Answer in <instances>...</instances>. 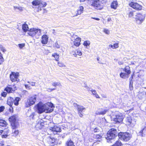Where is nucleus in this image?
I'll return each mask as SVG.
<instances>
[{"label": "nucleus", "instance_id": "cd10ccee", "mask_svg": "<svg viewBox=\"0 0 146 146\" xmlns=\"http://www.w3.org/2000/svg\"><path fill=\"white\" fill-rule=\"evenodd\" d=\"M20 98L19 97H16L14 99L13 103L15 106H18L19 104V102L20 100Z\"/></svg>", "mask_w": 146, "mask_h": 146}, {"label": "nucleus", "instance_id": "58836bf2", "mask_svg": "<svg viewBox=\"0 0 146 146\" xmlns=\"http://www.w3.org/2000/svg\"><path fill=\"white\" fill-rule=\"evenodd\" d=\"M55 141V139L54 138L52 139V138H49L48 139V141L50 144L54 143Z\"/></svg>", "mask_w": 146, "mask_h": 146}, {"label": "nucleus", "instance_id": "ddd939ff", "mask_svg": "<svg viewBox=\"0 0 146 146\" xmlns=\"http://www.w3.org/2000/svg\"><path fill=\"white\" fill-rule=\"evenodd\" d=\"M83 10H72L71 11L73 17L77 16L78 15H80L83 13Z\"/></svg>", "mask_w": 146, "mask_h": 146}, {"label": "nucleus", "instance_id": "f257e3e1", "mask_svg": "<svg viewBox=\"0 0 146 146\" xmlns=\"http://www.w3.org/2000/svg\"><path fill=\"white\" fill-rule=\"evenodd\" d=\"M117 134L116 130L114 128H112L109 130L106 137L107 141L108 142H113L114 141L113 139Z\"/></svg>", "mask_w": 146, "mask_h": 146}, {"label": "nucleus", "instance_id": "f8f14e48", "mask_svg": "<svg viewBox=\"0 0 146 146\" xmlns=\"http://www.w3.org/2000/svg\"><path fill=\"white\" fill-rule=\"evenodd\" d=\"M129 6L134 9H142V6L136 2H131L129 3Z\"/></svg>", "mask_w": 146, "mask_h": 146}, {"label": "nucleus", "instance_id": "0e129e2a", "mask_svg": "<svg viewBox=\"0 0 146 146\" xmlns=\"http://www.w3.org/2000/svg\"><path fill=\"white\" fill-rule=\"evenodd\" d=\"M48 89L49 90H50V91H52V90H54L56 89V88H53L52 89Z\"/></svg>", "mask_w": 146, "mask_h": 146}, {"label": "nucleus", "instance_id": "774afa93", "mask_svg": "<svg viewBox=\"0 0 146 146\" xmlns=\"http://www.w3.org/2000/svg\"><path fill=\"white\" fill-rule=\"evenodd\" d=\"M111 20V19L110 18H109L108 19V21H110Z\"/></svg>", "mask_w": 146, "mask_h": 146}, {"label": "nucleus", "instance_id": "72a5a7b5", "mask_svg": "<svg viewBox=\"0 0 146 146\" xmlns=\"http://www.w3.org/2000/svg\"><path fill=\"white\" fill-rule=\"evenodd\" d=\"M19 133V130L18 129H13V134L14 136H17Z\"/></svg>", "mask_w": 146, "mask_h": 146}, {"label": "nucleus", "instance_id": "dca6fc26", "mask_svg": "<svg viewBox=\"0 0 146 146\" xmlns=\"http://www.w3.org/2000/svg\"><path fill=\"white\" fill-rule=\"evenodd\" d=\"M37 97V96L36 95L33 96L31 97L29 99L30 104L32 105L34 104L35 103Z\"/></svg>", "mask_w": 146, "mask_h": 146}, {"label": "nucleus", "instance_id": "6e6552de", "mask_svg": "<svg viewBox=\"0 0 146 146\" xmlns=\"http://www.w3.org/2000/svg\"><path fill=\"white\" fill-rule=\"evenodd\" d=\"M33 6L39 5L40 8L45 7L46 5V3L45 2H42L40 0H35L33 1L32 3Z\"/></svg>", "mask_w": 146, "mask_h": 146}, {"label": "nucleus", "instance_id": "a211bd4d", "mask_svg": "<svg viewBox=\"0 0 146 146\" xmlns=\"http://www.w3.org/2000/svg\"><path fill=\"white\" fill-rule=\"evenodd\" d=\"M12 128L13 129H15L18 127L19 126V123L17 121L11 123Z\"/></svg>", "mask_w": 146, "mask_h": 146}, {"label": "nucleus", "instance_id": "bf43d9fd", "mask_svg": "<svg viewBox=\"0 0 146 146\" xmlns=\"http://www.w3.org/2000/svg\"><path fill=\"white\" fill-rule=\"evenodd\" d=\"M78 114L80 117H82L83 116V115L81 113V112H79Z\"/></svg>", "mask_w": 146, "mask_h": 146}, {"label": "nucleus", "instance_id": "864d4df0", "mask_svg": "<svg viewBox=\"0 0 146 146\" xmlns=\"http://www.w3.org/2000/svg\"><path fill=\"white\" fill-rule=\"evenodd\" d=\"M101 96L103 98H107L106 95L105 94H102Z\"/></svg>", "mask_w": 146, "mask_h": 146}, {"label": "nucleus", "instance_id": "9b49d317", "mask_svg": "<svg viewBox=\"0 0 146 146\" xmlns=\"http://www.w3.org/2000/svg\"><path fill=\"white\" fill-rule=\"evenodd\" d=\"M19 75V73L18 72H12L10 76L11 81L13 82L17 81Z\"/></svg>", "mask_w": 146, "mask_h": 146}, {"label": "nucleus", "instance_id": "e2e57ef3", "mask_svg": "<svg viewBox=\"0 0 146 146\" xmlns=\"http://www.w3.org/2000/svg\"><path fill=\"white\" fill-rule=\"evenodd\" d=\"M7 135L5 134V135H2V138H6Z\"/></svg>", "mask_w": 146, "mask_h": 146}, {"label": "nucleus", "instance_id": "393cba45", "mask_svg": "<svg viewBox=\"0 0 146 146\" xmlns=\"http://www.w3.org/2000/svg\"><path fill=\"white\" fill-rule=\"evenodd\" d=\"M17 118V117L16 115H14L11 117L9 118V120L11 123L15 122L17 121L16 120Z\"/></svg>", "mask_w": 146, "mask_h": 146}, {"label": "nucleus", "instance_id": "4c0bfd02", "mask_svg": "<svg viewBox=\"0 0 146 146\" xmlns=\"http://www.w3.org/2000/svg\"><path fill=\"white\" fill-rule=\"evenodd\" d=\"M103 31L104 33L107 35H109L110 34V31L108 29L104 28Z\"/></svg>", "mask_w": 146, "mask_h": 146}, {"label": "nucleus", "instance_id": "09e8293b", "mask_svg": "<svg viewBox=\"0 0 146 146\" xmlns=\"http://www.w3.org/2000/svg\"><path fill=\"white\" fill-rule=\"evenodd\" d=\"M7 93L5 92H3L1 94V95L2 96L5 97L7 95Z\"/></svg>", "mask_w": 146, "mask_h": 146}, {"label": "nucleus", "instance_id": "680f3d73", "mask_svg": "<svg viewBox=\"0 0 146 146\" xmlns=\"http://www.w3.org/2000/svg\"><path fill=\"white\" fill-rule=\"evenodd\" d=\"M91 18L94 19H95V20H97V21H99L100 20L99 19L96 18L92 17Z\"/></svg>", "mask_w": 146, "mask_h": 146}, {"label": "nucleus", "instance_id": "f704fd0d", "mask_svg": "<svg viewBox=\"0 0 146 146\" xmlns=\"http://www.w3.org/2000/svg\"><path fill=\"white\" fill-rule=\"evenodd\" d=\"M90 42L89 40H86L84 41L83 43V45L86 46V48L87 46H89L90 45Z\"/></svg>", "mask_w": 146, "mask_h": 146}, {"label": "nucleus", "instance_id": "c9c22d12", "mask_svg": "<svg viewBox=\"0 0 146 146\" xmlns=\"http://www.w3.org/2000/svg\"><path fill=\"white\" fill-rule=\"evenodd\" d=\"M121 145L122 144L121 141H117L113 145V146H121Z\"/></svg>", "mask_w": 146, "mask_h": 146}, {"label": "nucleus", "instance_id": "49530a36", "mask_svg": "<svg viewBox=\"0 0 146 146\" xmlns=\"http://www.w3.org/2000/svg\"><path fill=\"white\" fill-rule=\"evenodd\" d=\"M25 86L26 88L29 90H30L31 89V86L29 85L26 84L25 85Z\"/></svg>", "mask_w": 146, "mask_h": 146}, {"label": "nucleus", "instance_id": "423d86ee", "mask_svg": "<svg viewBox=\"0 0 146 146\" xmlns=\"http://www.w3.org/2000/svg\"><path fill=\"white\" fill-rule=\"evenodd\" d=\"M113 118L114 121L116 123L120 122L123 121V117L121 113L116 112L113 115Z\"/></svg>", "mask_w": 146, "mask_h": 146}, {"label": "nucleus", "instance_id": "c03bdc74", "mask_svg": "<svg viewBox=\"0 0 146 146\" xmlns=\"http://www.w3.org/2000/svg\"><path fill=\"white\" fill-rule=\"evenodd\" d=\"M25 44H19L18 46L20 49L22 48L24 46H25Z\"/></svg>", "mask_w": 146, "mask_h": 146}, {"label": "nucleus", "instance_id": "6e6d98bb", "mask_svg": "<svg viewBox=\"0 0 146 146\" xmlns=\"http://www.w3.org/2000/svg\"><path fill=\"white\" fill-rule=\"evenodd\" d=\"M133 15V12H130L129 14V17H131Z\"/></svg>", "mask_w": 146, "mask_h": 146}, {"label": "nucleus", "instance_id": "69168bd1", "mask_svg": "<svg viewBox=\"0 0 146 146\" xmlns=\"http://www.w3.org/2000/svg\"><path fill=\"white\" fill-rule=\"evenodd\" d=\"M132 79H133V76L132 75L129 78L130 81H132Z\"/></svg>", "mask_w": 146, "mask_h": 146}, {"label": "nucleus", "instance_id": "4d7b16f0", "mask_svg": "<svg viewBox=\"0 0 146 146\" xmlns=\"http://www.w3.org/2000/svg\"><path fill=\"white\" fill-rule=\"evenodd\" d=\"M144 130V129H143L142 130L140 131L139 132L140 135H141L142 136H143V133Z\"/></svg>", "mask_w": 146, "mask_h": 146}, {"label": "nucleus", "instance_id": "39448f33", "mask_svg": "<svg viewBox=\"0 0 146 146\" xmlns=\"http://www.w3.org/2000/svg\"><path fill=\"white\" fill-rule=\"evenodd\" d=\"M119 138L125 141H127L129 140L132 137L131 135L127 132L120 133L119 134Z\"/></svg>", "mask_w": 146, "mask_h": 146}, {"label": "nucleus", "instance_id": "20e7f679", "mask_svg": "<svg viewBox=\"0 0 146 146\" xmlns=\"http://www.w3.org/2000/svg\"><path fill=\"white\" fill-rule=\"evenodd\" d=\"M135 18L136 23L138 24H141L145 19V15L143 13H137L135 15Z\"/></svg>", "mask_w": 146, "mask_h": 146}, {"label": "nucleus", "instance_id": "37998d69", "mask_svg": "<svg viewBox=\"0 0 146 146\" xmlns=\"http://www.w3.org/2000/svg\"><path fill=\"white\" fill-rule=\"evenodd\" d=\"M0 49L3 52H4L6 51V50L5 48L3 47L2 45L0 44Z\"/></svg>", "mask_w": 146, "mask_h": 146}, {"label": "nucleus", "instance_id": "6ab92c4d", "mask_svg": "<svg viewBox=\"0 0 146 146\" xmlns=\"http://www.w3.org/2000/svg\"><path fill=\"white\" fill-rule=\"evenodd\" d=\"M125 71V73H127L129 75L131 74L130 69L129 66H126L123 69H122Z\"/></svg>", "mask_w": 146, "mask_h": 146}, {"label": "nucleus", "instance_id": "473e14b6", "mask_svg": "<svg viewBox=\"0 0 146 146\" xmlns=\"http://www.w3.org/2000/svg\"><path fill=\"white\" fill-rule=\"evenodd\" d=\"M85 110V108L82 106H79L78 107V110L80 112H82L84 110Z\"/></svg>", "mask_w": 146, "mask_h": 146}, {"label": "nucleus", "instance_id": "e433bc0d", "mask_svg": "<svg viewBox=\"0 0 146 146\" xmlns=\"http://www.w3.org/2000/svg\"><path fill=\"white\" fill-rule=\"evenodd\" d=\"M31 105H32L31 104H30V102L29 100H28L26 102H25V106L26 107H28Z\"/></svg>", "mask_w": 146, "mask_h": 146}, {"label": "nucleus", "instance_id": "052dcab7", "mask_svg": "<svg viewBox=\"0 0 146 146\" xmlns=\"http://www.w3.org/2000/svg\"><path fill=\"white\" fill-rule=\"evenodd\" d=\"M109 48L111 49V48L113 49V45L112 44H110L109 45Z\"/></svg>", "mask_w": 146, "mask_h": 146}, {"label": "nucleus", "instance_id": "bb28decb", "mask_svg": "<svg viewBox=\"0 0 146 146\" xmlns=\"http://www.w3.org/2000/svg\"><path fill=\"white\" fill-rule=\"evenodd\" d=\"M106 110L101 109L100 111L99 110L97 111L96 113L97 115H104L106 113Z\"/></svg>", "mask_w": 146, "mask_h": 146}, {"label": "nucleus", "instance_id": "0eeeda50", "mask_svg": "<svg viewBox=\"0 0 146 146\" xmlns=\"http://www.w3.org/2000/svg\"><path fill=\"white\" fill-rule=\"evenodd\" d=\"M45 112L48 113L51 112L53 110L54 107L52 104L50 102H47L44 104Z\"/></svg>", "mask_w": 146, "mask_h": 146}, {"label": "nucleus", "instance_id": "5fc2aeb1", "mask_svg": "<svg viewBox=\"0 0 146 146\" xmlns=\"http://www.w3.org/2000/svg\"><path fill=\"white\" fill-rule=\"evenodd\" d=\"M28 83H29L32 86H35V83L33 82H28Z\"/></svg>", "mask_w": 146, "mask_h": 146}, {"label": "nucleus", "instance_id": "a19ab883", "mask_svg": "<svg viewBox=\"0 0 146 146\" xmlns=\"http://www.w3.org/2000/svg\"><path fill=\"white\" fill-rule=\"evenodd\" d=\"M58 66L60 67H65V65L63 63L61 62H58Z\"/></svg>", "mask_w": 146, "mask_h": 146}, {"label": "nucleus", "instance_id": "79ce46f5", "mask_svg": "<svg viewBox=\"0 0 146 146\" xmlns=\"http://www.w3.org/2000/svg\"><path fill=\"white\" fill-rule=\"evenodd\" d=\"M113 49L117 48L119 47V45L118 43L114 44L113 45Z\"/></svg>", "mask_w": 146, "mask_h": 146}, {"label": "nucleus", "instance_id": "603ef678", "mask_svg": "<svg viewBox=\"0 0 146 146\" xmlns=\"http://www.w3.org/2000/svg\"><path fill=\"white\" fill-rule=\"evenodd\" d=\"M95 137L96 139H100L102 137L100 136V135H96Z\"/></svg>", "mask_w": 146, "mask_h": 146}, {"label": "nucleus", "instance_id": "8fccbe9b", "mask_svg": "<svg viewBox=\"0 0 146 146\" xmlns=\"http://www.w3.org/2000/svg\"><path fill=\"white\" fill-rule=\"evenodd\" d=\"M43 52L44 54H48L49 52L48 50H45Z\"/></svg>", "mask_w": 146, "mask_h": 146}, {"label": "nucleus", "instance_id": "b1692460", "mask_svg": "<svg viewBox=\"0 0 146 146\" xmlns=\"http://www.w3.org/2000/svg\"><path fill=\"white\" fill-rule=\"evenodd\" d=\"M65 146H75L74 143L70 139L68 140L66 143Z\"/></svg>", "mask_w": 146, "mask_h": 146}, {"label": "nucleus", "instance_id": "ea45409f", "mask_svg": "<svg viewBox=\"0 0 146 146\" xmlns=\"http://www.w3.org/2000/svg\"><path fill=\"white\" fill-rule=\"evenodd\" d=\"M4 59L1 53H0V64L4 62Z\"/></svg>", "mask_w": 146, "mask_h": 146}, {"label": "nucleus", "instance_id": "c756f323", "mask_svg": "<svg viewBox=\"0 0 146 146\" xmlns=\"http://www.w3.org/2000/svg\"><path fill=\"white\" fill-rule=\"evenodd\" d=\"M22 29L24 32H27L28 30H29L28 25L26 24H23L22 25Z\"/></svg>", "mask_w": 146, "mask_h": 146}, {"label": "nucleus", "instance_id": "338daca9", "mask_svg": "<svg viewBox=\"0 0 146 146\" xmlns=\"http://www.w3.org/2000/svg\"><path fill=\"white\" fill-rule=\"evenodd\" d=\"M41 123H38L36 125V127H38V126L40 125H41Z\"/></svg>", "mask_w": 146, "mask_h": 146}, {"label": "nucleus", "instance_id": "2f4dec72", "mask_svg": "<svg viewBox=\"0 0 146 146\" xmlns=\"http://www.w3.org/2000/svg\"><path fill=\"white\" fill-rule=\"evenodd\" d=\"M52 85L53 86L56 87L57 86L60 87L62 86L61 84L59 82H54L52 83Z\"/></svg>", "mask_w": 146, "mask_h": 146}, {"label": "nucleus", "instance_id": "9d476101", "mask_svg": "<svg viewBox=\"0 0 146 146\" xmlns=\"http://www.w3.org/2000/svg\"><path fill=\"white\" fill-rule=\"evenodd\" d=\"M136 122L135 119H132L130 117H128L126 119V122L128 125H131V126H134Z\"/></svg>", "mask_w": 146, "mask_h": 146}, {"label": "nucleus", "instance_id": "f03ea898", "mask_svg": "<svg viewBox=\"0 0 146 146\" xmlns=\"http://www.w3.org/2000/svg\"><path fill=\"white\" fill-rule=\"evenodd\" d=\"M91 5L96 8L101 9L103 4L107 2V0H91Z\"/></svg>", "mask_w": 146, "mask_h": 146}, {"label": "nucleus", "instance_id": "de8ad7c7", "mask_svg": "<svg viewBox=\"0 0 146 146\" xmlns=\"http://www.w3.org/2000/svg\"><path fill=\"white\" fill-rule=\"evenodd\" d=\"M54 46L58 48H59L60 47V46L57 42L54 43Z\"/></svg>", "mask_w": 146, "mask_h": 146}, {"label": "nucleus", "instance_id": "5701e85b", "mask_svg": "<svg viewBox=\"0 0 146 146\" xmlns=\"http://www.w3.org/2000/svg\"><path fill=\"white\" fill-rule=\"evenodd\" d=\"M5 90L9 93H12L15 90V88H13L10 86L7 87L5 88Z\"/></svg>", "mask_w": 146, "mask_h": 146}, {"label": "nucleus", "instance_id": "7c9ffc66", "mask_svg": "<svg viewBox=\"0 0 146 146\" xmlns=\"http://www.w3.org/2000/svg\"><path fill=\"white\" fill-rule=\"evenodd\" d=\"M7 125V122L4 120L2 119L0 120V126L2 127L6 126Z\"/></svg>", "mask_w": 146, "mask_h": 146}, {"label": "nucleus", "instance_id": "c85d7f7f", "mask_svg": "<svg viewBox=\"0 0 146 146\" xmlns=\"http://www.w3.org/2000/svg\"><path fill=\"white\" fill-rule=\"evenodd\" d=\"M52 56L53 57H54L55 58V60L58 61L59 60V54H57L56 53H54L52 54Z\"/></svg>", "mask_w": 146, "mask_h": 146}, {"label": "nucleus", "instance_id": "a878e982", "mask_svg": "<svg viewBox=\"0 0 146 146\" xmlns=\"http://www.w3.org/2000/svg\"><path fill=\"white\" fill-rule=\"evenodd\" d=\"M118 5L117 2V1H114L113 2L111 5V8L115 9Z\"/></svg>", "mask_w": 146, "mask_h": 146}, {"label": "nucleus", "instance_id": "a18cd8bd", "mask_svg": "<svg viewBox=\"0 0 146 146\" xmlns=\"http://www.w3.org/2000/svg\"><path fill=\"white\" fill-rule=\"evenodd\" d=\"M78 55L79 56H81L82 55V52L80 51L77 50L76 54V55Z\"/></svg>", "mask_w": 146, "mask_h": 146}, {"label": "nucleus", "instance_id": "1a4fd4ad", "mask_svg": "<svg viewBox=\"0 0 146 146\" xmlns=\"http://www.w3.org/2000/svg\"><path fill=\"white\" fill-rule=\"evenodd\" d=\"M36 108L38 113H41L43 112H45L44 104L39 102L36 106Z\"/></svg>", "mask_w": 146, "mask_h": 146}, {"label": "nucleus", "instance_id": "f3484780", "mask_svg": "<svg viewBox=\"0 0 146 146\" xmlns=\"http://www.w3.org/2000/svg\"><path fill=\"white\" fill-rule=\"evenodd\" d=\"M50 130L53 132H60L61 131V129L57 126H54L53 127H51L50 128Z\"/></svg>", "mask_w": 146, "mask_h": 146}, {"label": "nucleus", "instance_id": "13d9d810", "mask_svg": "<svg viewBox=\"0 0 146 146\" xmlns=\"http://www.w3.org/2000/svg\"><path fill=\"white\" fill-rule=\"evenodd\" d=\"M99 129L97 128H95L94 130V132H96L98 131Z\"/></svg>", "mask_w": 146, "mask_h": 146}, {"label": "nucleus", "instance_id": "3c124183", "mask_svg": "<svg viewBox=\"0 0 146 146\" xmlns=\"http://www.w3.org/2000/svg\"><path fill=\"white\" fill-rule=\"evenodd\" d=\"M4 109L5 108L4 106H1L0 107V112L3 111Z\"/></svg>", "mask_w": 146, "mask_h": 146}, {"label": "nucleus", "instance_id": "4468645a", "mask_svg": "<svg viewBox=\"0 0 146 146\" xmlns=\"http://www.w3.org/2000/svg\"><path fill=\"white\" fill-rule=\"evenodd\" d=\"M81 41V38L76 36L74 37V45L76 46H78L80 44V42Z\"/></svg>", "mask_w": 146, "mask_h": 146}, {"label": "nucleus", "instance_id": "7ed1b4c3", "mask_svg": "<svg viewBox=\"0 0 146 146\" xmlns=\"http://www.w3.org/2000/svg\"><path fill=\"white\" fill-rule=\"evenodd\" d=\"M41 33V29L36 28H32L28 30V34L31 36H33L36 35L37 37L36 36V37L37 38L40 36Z\"/></svg>", "mask_w": 146, "mask_h": 146}, {"label": "nucleus", "instance_id": "4be33fe9", "mask_svg": "<svg viewBox=\"0 0 146 146\" xmlns=\"http://www.w3.org/2000/svg\"><path fill=\"white\" fill-rule=\"evenodd\" d=\"M88 91L89 92H90V91H91L92 93V94L94 95L96 98H100V97L99 96V95L97 93L96 91L95 90H88Z\"/></svg>", "mask_w": 146, "mask_h": 146}, {"label": "nucleus", "instance_id": "aec40b11", "mask_svg": "<svg viewBox=\"0 0 146 146\" xmlns=\"http://www.w3.org/2000/svg\"><path fill=\"white\" fill-rule=\"evenodd\" d=\"M119 76L121 78L124 79L127 78L129 77V75L125 72H121Z\"/></svg>", "mask_w": 146, "mask_h": 146}, {"label": "nucleus", "instance_id": "2eb2a0df", "mask_svg": "<svg viewBox=\"0 0 146 146\" xmlns=\"http://www.w3.org/2000/svg\"><path fill=\"white\" fill-rule=\"evenodd\" d=\"M41 42L42 44H47L48 39V37L46 35H44L42 37Z\"/></svg>", "mask_w": 146, "mask_h": 146}, {"label": "nucleus", "instance_id": "412c9836", "mask_svg": "<svg viewBox=\"0 0 146 146\" xmlns=\"http://www.w3.org/2000/svg\"><path fill=\"white\" fill-rule=\"evenodd\" d=\"M14 99L11 97L8 98L7 100V104L11 107L13 104Z\"/></svg>", "mask_w": 146, "mask_h": 146}]
</instances>
